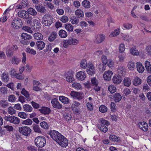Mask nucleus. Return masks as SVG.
Instances as JSON below:
<instances>
[{
  "mask_svg": "<svg viewBox=\"0 0 151 151\" xmlns=\"http://www.w3.org/2000/svg\"><path fill=\"white\" fill-rule=\"evenodd\" d=\"M116 104L114 102H111L110 104V107L111 111L113 112H115L116 110L115 107Z\"/></svg>",
  "mask_w": 151,
  "mask_h": 151,
  "instance_id": "nucleus-48",
  "label": "nucleus"
},
{
  "mask_svg": "<svg viewBox=\"0 0 151 151\" xmlns=\"http://www.w3.org/2000/svg\"><path fill=\"white\" fill-rule=\"evenodd\" d=\"M99 111L102 113H105L107 111V108L105 106L102 105L99 108Z\"/></svg>",
  "mask_w": 151,
  "mask_h": 151,
  "instance_id": "nucleus-49",
  "label": "nucleus"
},
{
  "mask_svg": "<svg viewBox=\"0 0 151 151\" xmlns=\"http://www.w3.org/2000/svg\"><path fill=\"white\" fill-rule=\"evenodd\" d=\"M57 35V34L55 32H52L49 37V41L50 42L54 41L56 38Z\"/></svg>",
  "mask_w": 151,
  "mask_h": 151,
  "instance_id": "nucleus-30",
  "label": "nucleus"
},
{
  "mask_svg": "<svg viewBox=\"0 0 151 151\" xmlns=\"http://www.w3.org/2000/svg\"><path fill=\"white\" fill-rule=\"evenodd\" d=\"M71 118L72 116L70 114L68 113H66L64 115V118L67 121H70Z\"/></svg>",
  "mask_w": 151,
  "mask_h": 151,
  "instance_id": "nucleus-51",
  "label": "nucleus"
},
{
  "mask_svg": "<svg viewBox=\"0 0 151 151\" xmlns=\"http://www.w3.org/2000/svg\"><path fill=\"white\" fill-rule=\"evenodd\" d=\"M54 19L49 14L45 15L42 18V22L46 26H50L52 23Z\"/></svg>",
  "mask_w": 151,
  "mask_h": 151,
  "instance_id": "nucleus-4",
  "label": "nucleus"
},
{
  "mask_svg": "<svg viewBox=\"0 0 151 151\" xmlns=\"http://www.w3.org/2000/svg\"><path fill=\"white\" fill-rule=\"evenodd\" d=\"M72 87L77 90L80 89L81 88V85L78 83L74 82L72 85Z\"/></svg>",
  "mask_w": 151,
  "mask_h": 151,
  "instance_id": "nucleus-44",
  "label": "nucleus"
},
{
  "mask_svg": "<svg viewBox=\"0 0 151 151\" xmlns=\"http://www.w3.org/2000/svg\"><path fill=\"white\" fill-rule=\"evenodd\" d=\"M4 119L6 121H9L10 123L15 124H19L20 122L19 119L14 116H6L4 117Z\"/></svg>",
  "mask_w": 151,
  "mask_h": 151,
  "instance_id": "nucleus-6",
  "label": "nucleus"
},
{
  "mask_svg": "<svg viewBox=\"0 0 151 151\" xmlns=\"http://www.w3.org/2000/svg\"><path fill=\"white\" fill-rule=\"evenodd\" d=\"M66 81L69 83L73 82L74 80L73 76L71 72H67L66 74Z\"/></svg>",
  "mask_w": 151,
  "mask_h": 151,
  "instance_id": "nucleus-16",
  "label": "nucleus"
},
{
  "mask_svg": "<svg viewBox=\"0 0 151 151\" xmlns=\"http://www.w3.org/2000/svg\"><path fill=\"white\" fill-rule=\"evenodd\" d=\"M34 37L35 39L39 40H41L43 39V36L42 35L39 33L34 34Z\"/></svg>",
  "mask_w": 151,
  "mask_h": 151,
  "instance_id": "nucleus-39",
  "label": "nucleus"
},
{
  "mask_svg": "<svg viewBox=\"0 0 151 151\" xmlns=\"http://www.w3.org/2000/svg\"><path fill=\"white\" fill-rule=\"evenodd\" d=\"M18 116L22 118L26 119L27 118V114L24 112H19Z\"/></svg>",
  "mask_w": 151,
  "mask_h": 151,
  "instance_id": "nucleus-58",
  "label": "nucleus"
},
{
  "mask_svg": "<svg viewBox=\"0 0 151 151\" xmlns=\"http://www.w3.org/2000/svg\"><path fill=\"white\" fill-rule=\"evenodd\" d=\"M37 11L41 13H45L46 12V9L44 6L38 4L35 6Z\"/></svg>",
  "mask_w": 151,
  "mask_h": 151,
  "instance_id": "nucleus-18",
  "label": "nucleus"
},
{
  "mask_svg": "<svg viewBox=\"0 0 151 151\" xmlns=\"http://www.w3.org/2000/svg\"><path fill=\"white\" fill-rule=\"evenodd\" d=\"M122 38L124 40L128 42H129L131 40V37L128 35H124L122 36Z\"/></svg>",
  "mask_w": 151,
  "mask_h": 151,
  "instance_id": "nucleus-64",
  "label": "nucleus"
},
{
  "mask_svg": "<svg viewBox=\"0 0 151 151\" xmlns=\"http://www.w3.org/2000/svg\"><path fill=\"white\" fill-rule=\"evenodd\" d=\"M38 110L41 113L45 115L49 114L51 112L50 109L46 107H42L41 109H39Z\"/></svg>",
  "mask_w": 151,
  "mask_h": 151,
  "instance_id": "nucleus-14",
  "label": "nucleus"
},
{
  "mask_svg": "<svg viewBox=\"0 0 151 151\" xmlns=\"http://www.w3.org/2000/svg\"><path fill=\"white\" fill-rule=\"evenodd\" d=\"M18 15L19 17L24 19V17H26L27 16V12L24 10L20 11L18 12Z\"/></svg>",
  "mask_w": 151,
  "mask_h": 151,
  "instance_id": "nucleus-38",
  "label": "nucleus"
},
{
  "mask_svg": "<svg viewBox=\"0 0 151 151\" xmlns=\"http://www.w3.org/2000/svg\"><path fill=\"white\" fill-rule=\"evenodd\" d=\"M35 141L36 146L39 148L43 147L46 142L45 139L42 136L37 137L35 139Z\"/></svg>",
  "mask_w": 151,
  "mask_h": 151,
  "instance_id": "nucleus-2",
  "label": "nucleus"
},
{
  "mask_svg": "<svg viewBox=\"0 0 151 151\" xmlns=\"http://www.w3.org/2000/svg\"><path fill=\"white\" fill-rule=\"evenodd\" d=\"M141 126H139L140 129L144 131H147L148 129V126L147 123L143 122H140Z\"/></svg>",
  "mask_w": 151,
  "mask_h": 151,
  "instance_id": "nucleus-23",
  "label": "nucleus"
},
{
  "mask_svg": "<svg viewBox=\"0 0 151 151\" xmlns=\"http://www.w3.org/2000/svg\"><path fill=\"white\" fill-rule=\"evenodd\" d=\"M122 98V96L119 93H116L113 94V99L116 102L120 101Z\"/></svg>",
  "mask_w": 151,
  "mask_h": 151,
  "instance_id": "nucleus-19",
  "label": "nucleus"
},
{
  "mask_svg": "<svg viewBox=\"0 0 151 151\" xmlns=\"http://www.w3.org/2000/svg\"><path fill=\"white\" fill-rule=\"evenodd\" d=\"M130 52L134 55H138L139 54L138 50L135 47L132 48L130 50Z\"/></svg>",
  "mask_w": 151,
  "mask_h": 151,
  "instance_id": "nucleus-36",
  "label": "nucleus"
},
{
  "mask_svg": "<svg viewBox=\"0 0 151 151\" xmlns=\"http://www.w3.org/2000/svg\"><path fill=\"white\" fill-rule=\"evenodd\" d=\"M70 21L72 24H77L79 22V20L78 18L75 16L71 17L70 18Z\"/></svg>",
  "mask_w": 151,
  "mask_h": 151,
  "instance_id": "nucleus-37",
  "label": "nucleus"
},
{
  "mask_svg": "<svg viewBox=\"0 0 151 151\" xmlns=\"http://www.w3.org/2000/svg\"><path fill=\"white\" fill-rule=\"evenodd\" d=\"M105 36L104 35L100 34L95 36V39L94 40V42L96 44H99L105 40Z\"/></svg>",
  "mask_w": 151,
  "mask_h": 151,
  "instance_id": "nucleus-9",
  "label": "nucleus"
},
{
  "mask_svg": "<svg viewBox=\"0 0 151 151\" xmlns=\"http://www.w3.org/2000/svg\"><path fill=\"white\" fill-rule=\"evenodd\" d=\"M15 110L12 107H9L8 109V113L11 115H12L15 113Z\"/></svg>",
  "mask_w": 151,
  "mask_h": 151,
  "instance_id": "nucleus-60",
  "label": "nucleus"
},
{
  "mask_svg": "<svg viewBox=\"0 0 151 151\" xmlns=\"http://www.w3.org/2000/svg\"><path fill=\"white\" fill-rule=\"evenodd\" d=\"M22 38L25 40H30L32 38V36L23 33H22L21 35Z\"/></svg>",
  "mask_w": 151,
  "mask_h": 151,
  "instance_id": "nucleus-35",
  "label": "nucleus"
},
{
  "mask_svg": "<svg viewBox=\"0 0 151 151\" xmlns=\"http://www.w3.org/2000/svg\"><path fill=\"white\" fill-rule=\"evenodd\" d=\"M0 105L1 106L5 108L8 106V103L5 101L1 100L0 101Z\"/></svg>",
  "mask_w": 151,
  "mask_h": 151,
  "instance_id": "nucleus-53",
  "label": "nucleus"
},
{
  "mask_svg": "<svg viewBox=\"0 0 151 151\" xmlns=\"http://www.w3.org/2000/svg\"><path fill=\"white\" fill-rule=\"evenodd\" d=\"M23 24L22 21L19 18H14L12 21L11 26L16 29H18L22 27Z\"/></svg>",
  "mask_w": 151,
  "mask_h": 151,
  "instance_id": "nucleus-3",
  "label": "nucleus"
},
{
  "mask_svg": "<svg viewBox=\"0 0 151 151\" xmlns=\"http://www.w3.org/2000/svg\"><path fill=\"white\" fill-rule=\"evenodd\" d=\"M137 71L139 73H142L144 70V68L142 65V63L139 62H137Z\"/></svg>",
  "mask_w": 151,
  "mask_h": 151,
  "instance_id": "nucleus-21",
  "label": "nucleus"
},
{
  "mask_svg": "<svg viewBox=\"0 0 151 151\" xmlns=\"http://www.w3.org/2000/svg\"><path fill=\"white\" fill-rule=\"evenodd\" d=\"M19 132H31V129L28 127H22L19 128Z\"/></svg>",
  "mask_w": 151,
  "mask_h": 151,
  "instance_id": "nucleus-26",
  "label": "nucleus"
},
{
  "mask_svg": "<svg viewBox=\"0 0 151 151\" xmlns=\"http://www.w3.org/2000/svg\"><path fill=\"white\" fill-rule=\"evenodd\" d=\"M23 108L24 111L27 112H31L32 111L33 109L28 104H24L23 106Z\"/></svg>",
  "mask_w": 151,
  "mask_h": 151,
  "instance_id": "nucleus-31",
  "label": "nucleus"
},
{
  "mask_svg": "<svg viewBox=\"0 0 151 151\" xmlns=\"http://www.w3.org/2000/svg\"><path fill=\"white\" fill-rule=\"evenodd\" d=\"M100 121L101 124L99 125L98 126V129L102 132H106L107 131L108 129L105 125L108 126L109 124V123L107 120H105L102 118L100 119Z\"/></svg>",
  "mask_w": 151,
  "mask_h": 151,
  "instance_id": "nucleus-5",
  "label": "nucleus"
},
{
  "mask_svg": "<svg viewBox=\"0 0 151 151\" xmlns=\"http://www.w3.org/2000/svg\"><path fill=\"white\" fill-rule=\"evenodd\" d=\"M53 140L62 147H66L68 144L67 139L60 133H47Z\"/></svg>",
  "mask_w": 151,
  "mask_h": 151,
  "instance_id": "nucleus-1",
  "label": "nucleus"
},
{
  "mask_svg": "<svg viewBox=\"0 0 151 151\" xmlns=\"http://www.w3.org/2000/svg\"><path fill=\"white\" fill-rule=\"evenodd\" d=\"M132 82L133 85L136 86L140 85L142 83L141 79L137 76L135 77L134 78Z\"/></svg>",
  "mask_w": 151,
  "mask_h": 151,
  "instance_id": "nucleus-25",
  "label": "nucleus"
},
{
  "mask_svg": "<svg viewBox=\"0 0 151 151\" xmlns=\"http://www.w3.org/2000/svg\"><path fill=\"white\" fill-rule=\"evenodd\" d=\"M59 99V100L65 104H69V102L70 101V100L68 98L64 96H60Z\"/></svg>",
  "mask_w": 151,
  "mask_h": 151,
  "instance_id": "nucleus-24",
  "label": "nucleus"
},
{
  "mask_svg": "<svg viewBox=\"0 0 151 151\" xmlns=\"http://www.w3.org/2000/svg\"><path fill=\"white\" fill-rule=\"evenodd\" d=\"M88 68L87 69V72L89 75L92 76L95 74V69L93 64L89 65Z\"/></svg>",
  "mask_w": 151,
  "mask_h": 151,
  "instance_id": "nucleus-12",
  "label": "nucleus"
},
{
  "mask_svg": "<svg viewBox=\"0 0 151 151\" xmlns=\"http://www.w3.org/2000/svg\"><path fill=\"white\" fill-rule=\"evenodd\" d=\"M109 138L112 141L118 142L120 140L119 137L114 135H110Z\"/></svg>",
  "mask_w": 151,
  "mask_h": 151,
  "instance_id": "nucleus-41",
  "label": "nucleus"
},
{
  "mask_svg": "<svg viewBox=\"0 0 151 151\" xmlns=\"http://www.w3.org/2000/svg\"><path fill=\"white\" fill-rule=\"evenodd\" d=\"M1 78L3 82H7L9 81L8 73H7L4 72L1 76Z\"/></svg>",
  "mask_w": 151,
  "mask_h": 151,
  "instance_id": "nucleus-28",
  "label": "nucleus"
},
{
  "mask_svg": "<svg viewBox=\"0 0 151 151\" xmlns=\"http://www.w3.org/2000/svg\"><path fill=\"white\" fill-rule=\"evenodd\" d=\"M20 61V60L19 58L15 57H13L11 60V62L12 63H14L16 65H17Z\"/></svg>",
  "mask_w": 151,
  "mask_h": 151,
  "instance_id": "nucleus-46",
  "label": "nucleus"
},
{
  "mask_svg": "<svg viewBox=\"0 0 151 151\" xmlns=\"http://www.w3.org/2000/svg\"><path fill=\"white\" fill-rule=\"evenodd\" d=\"M145 50L147 55L151 56V45L147 46L145 48Z\"/></svg>",
  "mask_w": 151,
  "mask_h": 151,
  "instance_id": "nucleus-54",
  "label": "nucleus"
},
{
  "mask_svg": "<svg viewBox=\"0 0 151 151\" xmlns=\"http://www.w3.org/2000/svg\"><path fill=\"white\" fill-rule=\"evenodd\" d=\"M87 74L86 72L83 71H81L76 73V77L77 79L80 81L84 80L86 78Z\"/></svg>",
  "mask_w": 151,
  "mask_h": 151,
  "instance_id": "nucleus-10",
  "label": "nucleus"
},
{
  "mask_svg": "<svg viewBox=\"0 0 151 151\" xmlns=\"http://www.w3.org/2000/svg\"><path fill=\"white\" fill-rule=\"evenodd\" d=\"M145 65L147 71L148 72H150L151 70V65L150 62L147 60L145 62Z\"/></svg>",
  "mask_w": 151,
  "mask_h": 151,
  "instance_id": "nucleus-42",
  "label": "nucleus"
},
{
  "mask_svg": "<svg viewBox=\"0 0 151 151\" xmlns=\"http://www.w3.org/2000/svg\"><path fill=\"white\" fill-rule=\"evenodd\" d=\"M33 129L35 132H41L40 128L37 125L34 124L33 125Z\"/></svg>",
  "mask_w": 151,
  "mask_h": 151,
  "instance_id": "nucleus-61",
  "label": "nucleus"
},
{
  "mask_svg": "<svg viewBox=\"0 0 151 151\" xmlns=\"http://www.w3.org/2000/svg\"><path fill=\"white\" fill-rule=\"evenodd\" d=\"M113 75L112 72L110 70L105 72L103 75V77L105 80L109 81L110 80L112 75Z\"/></svg>",
  "mask_w": 151,
  "mask_h": 151,
  "instance_id": "nucleus-15",
  "label": "nucleus"
},
{
  "mask_svg": "<svg viewBox=\"0 0 151 151\" xmlns=\"http://www.w3.org/2000/svg\"><path fill=\"white\" fill-rule=\"evenodd\" d=\"M66 29L70 32H72L73 30V26L70 24H66L65 26Z\"/></svg>",
  "mask_w": 151,
  "mask_h": 151,
  "instance_id": "nucleus-50",
  "label": "nucleus"
},
{
  "mask_svg": "<svg viewBox=\"0 0 151 151\" xmlns=\"http://www.w3.org/2000/svg\"><path fill=\"white\" fill-rule=\"evenodd\" d=\"M124 85L127 87H129L131 83V80L129 77H126L123 80Z\"/></svg>",
  "mask_w": 151,
  "mask_h": 151,
  "instance_id": "nucleus-22",
  "label": "nucleus"
},
{
  "mask_svg": "<svg viewBox=\"0 0 151 151\" xmlns=\"http://www.w3.org/2000/svg\"><path fill=\"white\" fill-rule=\"evenodd\" d=\"M120 32V29L118 28L112 32L111 35H112L113 37L116 36L119 34Z\"/></svg>",
  "mask_w": 151,
  "mask_h": 151,
  "instance_id": "nucleus-55",
  "label": "nucleus"
},
{
  "mask_svg": "<svg viewBox=\"0 0 151 151\" xmlns=\"http://www.w3.org/2000/svg\"><path fill=\"white\" fill-rule=\"evenodd\" d=\"M21 93L26 97V99L27 101H30L31 99L29 96V92L25 89L24 88L22 89Z\"/></svg>",
  "mask_w": 151,
  "mask_h": 151,
  "instance_id": "nucleus-20",
  "label": "nucleus"
},
{
  "mask_svg": "<svg viewBox=\"0 0 151 151\" xmlns=\"http://www.w3.org/2000/svg\"><path fill=\"white\" fill-rule=\"evenodd\" d=\"M58 34L60 37L62 38H65L68 35L67 32L63 29H61L59 31Z\"/></svg>",
  "mask_w": 151,
  "mask_h": 151,
  "instance_id": "nucleus-29",
  "label": "nucleus"
},
{
  "mask_svg": "<svg viewBox=\"0 0 151 151\" xmlns=\"http://www.w3.org/2000/svg\"><path fill=\"white\" fill-rule=\"evenodd\" d=\"M17 47L16 45H13L12 47H7L6 50V54L8 57H11L13 54L14 49L17 50Z\"/></svg>",
  "mask_w": 151,
  "mask_h": 151,
  "instance_id": "nucleus-8",
  "label": "nucleus"
},
{
  "mask_svg": "<svg viewBox=\"0 0 151 151\" xmlns=\"http://www.w3.org/2000/svg\"><path fill=\"white\" fill-rule=\"evenodd\" d=\"M125 45L123 43L120 44L119 47V52L120 53H122L124 52L125 50Z\"/></svg>",
  "mask_w": 151,
  "mask_h": 151,
  "instance_id": "nucleus-56",
  "label": "nucleus"
},
{
  "mask_svg": "<svg viewBox=\"0 0 151 151\" xmlns=\"http://www.w3.org/2000/svg\"><path fill=\"white\" fill-rule=\"evenodd\" d=\"M76 15L78 16L79 18H83L84 16V14L83 11L80 9H77L75 11Z\"/></svg>",
  "mask_w": 151,
  "mask_h": 151,
  "instance_id": "nucleus-32",
  "label": "nucleus"
},
{
  "mask_svg": "<svg viewBox=\"0 0 151 151\" xmlns=\"http://www.w3.org/2000/svg\"><path fill=\"white\" fill-rule=\"evenodd\" d=\"M40 124L41 127L44 129H48V125L45 122H43L40 123Z\"/></svg>",
  "mask_w": 151,
  "mask_h": 151,
  "instance_id": "nucleus-59",
  "label": "nucleus"
},
{
  "mask_svg": "<svg viewBox=\"0 0 151 151\" xmlns=\"http://www.w3.org/2000/svg\"><path fill=\"white\" fill-rule=\"evenodd\" d=\"M36 45L40 50H42L45 47V44L41 40H37L36 42Z\"/></svg>",
  "mask_w": 151,
  "mask_h": 151,
  "instance_id": "nucleus-17",
  "label": "nucleus"
},
{
  "mask_svg": "<svg viewBox=\"0 0 151 151\" xmlns=\"http://www.w3.org/2000/svg\"><path fill=\"white\" fill-rule=\"evenodd\" d=\"M28 13L33 16H35L37 14V12L35 9L32 8H29L27 10Z\"/></svg>",
  "mask_w": 151,
  "mask_h": 151,
  "instance_id": "nucleus-33",
  "label": "nucleus"
},
{
  "mask_svg": "<svg viewBox=\"0 0 151 151\" xmlns=\"http://www.w3.org/2000/svg\"><path fill=\"white\" fill-rule=\"evenodd\" d=\"M87 63L85 59L82 60L80 63V66L83 68H85L87 66Z\"/></svg>",
  "mask_w": 151,
  "mask_h": 151,
  "instance_id": "nucleus-47",
  "label": "nucleus"
},
{
  "mask_svg": "<svg viewBox=\"0 0 151 151\" xmlns=\"http://www.w3.org/2000/svg\"><path fill=\"white\" fill-rule=\"evenodd\" d=\"M51 103L54 108L59 109L62 108V105L60 103L58 99L56 98L53 99L51 101Z\"/></svg>",
  "mask_w": 151,
  "mask_h": 151,
  "instance_id": "nucleus-11",
  "label": "nucleus"
},
{
  "mask_svg": "<svg viewBox=\"0 0 151 151\" xmlns=\"http://www.w3.org/2000/svg\"><path fill=\"white\" fill-rule=\"evenodd\" d=\"M82 5L85 8H88L90 7V3L88 1L85 0L82 1Z\"/></svg>",
  "mask_w": 151,
  "mask_h": 151,
  "instance_id": "nucleus-34",
  "label": "nucleus"
},
{
  "mask_svg": "<svg viewBox=\"0 0 151 151\" xmlns=\"http://www.w3.org/2000/svg\"><path fill=\"white\" fill-rule=\"evenodd\" d=\"M128 67L129 69H133L135 67V63L131 61L129 62L128 64Z\"/></svg>",
  "mask_w": 151,
  "mask_h": 151,
  "instance_id": "nucleus-52",
  "label": "nucleus"
},
{
  "mask_svg": "<svg viewBox=\"0 0 151 151\" xmlns=\"http://www.w3.org/2000/svg\"><path fill=\"white\" fill-rule=\"evenodd\" d=\"M25 51L31 55H35L36 54V51L33 49L27 47L25 49Z\"/></svg>",
  "mask_w": 151,
  "mask_h": 151,
  "instance_id": "nucleus-40",
  "label": "nucleus"
},
{
  "mask_svg": "<svg viewBox=\"0 0 151 151\" xmlns=\"http://www.w3.org/2000/svg\"><path fill=\"white\" fill-rule=\"evenodd\" d=\"M24 19H25V22L29 26L32 25V18L31 16H29L28 14L26 17H24Z\"/></svg>",
  "mask_w": 151,
  "mask_h": 151,
  "instance_id": "nucleus-27",
  "label": "nucleus"
},
{
  "mask_svg": "<svg viewBox=\"0 0 151 151\" xmlns=\"http://www.w3.org/2000/svg\"><path fill=\"white\" fill-rule=\"evenodd\" d=\"M118 73L122 76L124 75L125 73L124 71V67L120 66L117 70Z\"/></svg>",
  "mask_w": 151,
  "mask_h": 151,
  "instance_id": "nucleus-45",
  "label": "nucleus"
},
{
  "mask_svg": "<svg viewBox=\"0 0 151 151\" xmlns=\"http://www.w3.org/2000/svg\"><path fill=\"white\" fill-rule=\"evenodd\" d=\"M31 103L33 107L35 109H38L40 108V105L37 103L35 102L32 101L31 102Z\"/></svg>",
  "mask_w": 151,
  "mask_h": 151,
  "instance_id": "nucleus-62",
  "label": "nucleus"
},
{
  "mask_svg": "<svg viewBox=\"0 0 151 151\" xmlns=\"http://www.w3.org/2000/svg\"><path fill=\"white\" fill-rule=\"evenodd\" d=\"M78 40L75 39L70 38L63 41V46L64 47H67L68 45H75L77 43Z\"/></svg>",
  "mask_w": 151,
  "mask_h": 151,
  "instance_id": "nucleus-7",
  "label": "nucleus"
},
{
  "mask_svg": "<svg viewBox=\"0 0 151 151\" xmlns=\"http://www.w3.org/2000/svg\"><path fill=\"white\" fill-rule=\"evenodd\" d=\"M122 80L121 76L120 75L114 76L113 78V82L115 84L120 83Z\"/></svg>",
  "mask_w": 151,
  "mask_h": 151,
  "instance_id": "nucleus-13",
  "label": "nucleus"
},
{
  "mask_svg": "<svg viewBox=\"0 0 151 151\" xmlns=\"http://www.w3.org/2000/svg\"><path fill=\"white\" fill-rule=\"evenodd\" d=\"M108 90L111 93H113L116 91V88L114 86L110 85L108 87Z\"/></svg>",
  "mask_w": 151,
  "mask_h": 151,
  "instance_id": "nucleus-43",
  "label": "nucleus"
},
{
  "mask_svg": "<svg viewBox=\"0 0 151 151\" xmlns=\"http://www.w3.org/2000/svg\"><path fill=\"white\" fill-rule=\"evenodd\" d=\"M14 77L19 80H22L24 79V78L22 75V74L20 73H15Z\"/></svg>",
  "mask_w": 151,
  "mask_h": 151,
  "instance_id": "nucleus-63",
  "label": "nucleus"
},
{
  "mask_svg": "<svg viewBox=\"0 0 151 151\" xmlns=\"http://www.w3.org/2000/svg\"><path fill=\"white\" fill-rule=\"evenodd\" d=\"M32 123V120L30 119L24 120L23 121L22 123L27 125H31Z\"/></svg>",
  "mask_w": 151,
  "mask_h": 151,
  "instance_id": "nucleus-57",
  "label": "nucleus"
}]
</instances>
